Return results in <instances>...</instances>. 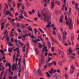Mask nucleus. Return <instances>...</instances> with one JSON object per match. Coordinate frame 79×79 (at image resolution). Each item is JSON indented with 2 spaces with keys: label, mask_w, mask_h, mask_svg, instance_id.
I'll return each instance as SVG.
<instances>
[{
  "label": "nucleus",
  "mask_w": 79,
  "mask_h": 79,
  "mask_svg": "<svg viewBox=\"0 0 79 79\" xmlns=\"http://www.w3.org/2000/svg\"><path fill=\"white\" fill-rule=\"evenodd\" d=\"M66 24L67 25H69V28L70 30H72L73 28V21L71 19H69V21H66Z\"/></svg>",
  "instance_id": "nucleus-1"
},
{
  "label": "nucleus",
  "mask_w": 79,
  "mask_h": 79,
  "mask_svg": "<svg viewBox=\"0 0 79 79\" xmlns=\"http://www.w3.org/2000/svg\"><path fill=\"white\" fill-rule=\"evenodd\" d=\"M41 15L43 16H44L45 22H47L50 20V18H51L50 16H48L44 13H42Z\"/></svg>",
  "instance_id": "nucleus-2"
},
{
  "label": "nucleus",
  "mask_w": 79,
  "mask_h": 79,
  "mask_svg": "<svg viewBox=\"0 0 79 79\" xmlns=\"http://www.w3.org/2000/svg\"><path fill=\"white\" fill-rule=\"evenodd\" d=\"M67 51H69V52L67 53V55H73V56H74V55H75V53H72L73 52V51H71V48H69V49L67 50Z\"/></svg>",
  "instance_id": "nucleus-3"
},
{
  "label": "nucleus",
  "mask_w": 79,
  "mask_h": 79,
  "mask_svg": "<svg viewBox=\"0 0 79 79\" xmlns=\"http://www.w3.org/2000/svg\"><path fill=\"white\" fill-rule=\"evenodd\" d=\"M17 66H18L17 64L14 63L12 65V70H14L15 69V70H16V69H17V67H16Z\"/></svg>",
  "instance_id": "nucleus-4"
},
{
  "label": "nucleus",
  "mask_w": 79,
  "mask_h": 79,
  "mask_svg": "<svg viewBox=\"0 0 79 79\" xmlns=\"http://www.w3.org/2000/svg\"><path fill=\"white\" fill-rule=\"evenodd\" d=\"M63 34V40H65L66 39V36H65L64 35V34L65 35H67V33H66V31H64V32H62Z\"/></svg>",
  "instance_id": "nucleus-5"
},
{
  "label": "nucleus",
  "mask_w": 79,
  "mask_h": 79,
  "mask_svg": "<svg viewBox=\"0 0 79 79\" xmlns=\"http://www.w3.org/2000/svg\"><path fill=\"white\" fill-rule=\"evenodd\" d=\"M38 44L39 45V48H42L43 46V47H45V42H43V45L42 44H41L40 43H39Z\"/></svg>",
  "instance_id": "nucleus-6"
},
{
  "label": "nucleus",
  "mask_w": 79,
  "mask_h": 79,
  "mask_svg": "<svg viewBox=\"0 0 79 79\" xmlns=\"http://www.w3.org/2000/svg\"><path fill=\"white\" fill-rule=\"evenodd\" d=\"M38 73L40 76H43V73H42V70L40 69H38Z\"/></svg>",
  "instance_id": "nucleus-7"
},
{
  "label": "nucleus",
  "mask_w": 79,
  "mask_h": 79,
  "mask_svg": "<svg viewBox=\"0 0 79 79\" xmlns=\"http://www.w3.org/2000/svg\"><path fill=\"white\" fill-rule=\"evenodd\" d=\"M28 36V35L27 34L25 35H23L22 37V40H26L27 38L26 37H27Z\"/></svg>",
  "instance_id": "nucleus-8"
},
{
  "label": "nucleus",
  "mask_w": 79,
  "mask_h": 79,
  "mask_svg": "<svg viewBox=\"0 0 79 79\" xmlns=\"http://www.w3.org/2000/svg\"><path fill=\"white\" fill-rule=\"evenodd\" d=\"M63 15H61L60 17V19H59V23H63Z\"/></svg>",
  "instance_id": "nucleus-9"
},
{
  "label": "nucleus",
  "mask_w": 79,
  "mask_h": 79,
  "mask_svg": "<svg viewBox=\"0 0 79 79\" xmlns=\"http://www.w3.org/2000/svg\"><path fill=\"white\" fill-rule=\"evenodd\" d=\"M51 39L52 41L54 42H55V43H56L58 45H60L59 43L57 42V41L56 40H55V39H54L52 37H51Z\"/></svg>",
  "instance_id": "nucleus-10"
},
{
  "label": "nucleus",
  "mask_w": 79,
  "mask_h": 79,
  "mask_svg": "<svg viewBox=\"0 0 79 79\" xmlns=\"http://www.w3.org/2000/svg\"><path fill=\"white\" fill-rule=\"evenodd\" d=\"M56 70H54L53 69H51V71H49V73H51V74H53V72L54 73H56Z\"/></svg>",
  "instance_id": "nucleus-11"
},
{
  "label": "nucleus",
  "mask_w": 79,
  "mask_h": 79,
  "mask_svg": "<svg viewBox=\"0 0 79 79\" xmlns=\"http://www.w3.org/2000/svg\"><path fill=\"white\" fill-rule=\"evenodd\" d=\"M58 38H59V39L60 41H61V34L60 33H58Z\"/></svg>",
  "instance_id": "nucleus-12"
},
{
  "label": "nucleus",
  "mask_w": 79,
  "mask_h": 79,
  "mask_svg": "<svg viewBox=\"0 0 79 79\" xmlns=\"http://www.w3.org/2000/svg\"><path fill=\"white\" fill-rule=\"evenodd\" d=\"M51 8H53L54 6H55V4H54V2L52 1L51 2Z\"/></svg>",
  "instance_id": "nucleus-13"
},
{
  "label": "nucleus",
  "mask_w": 79,
  "mask_h": 79,
  "mask_svg": "<svg viewBox=\"0 0 79 79\" xmlns=\"http://www.w3.org/2000/svg\"><path fill=\"white\" fill-rule=\"evenodd\" d=\"M44 56H41V62L42 64H43L44 62H45V61H44Z\"/></svg>",
  "instance_id": "nucleus-14"
},
{
  "label": "nucleus",
  "mask_w": 79,
  "mask_h": 79,
  "mask_svg": "<svg viewBox=\"0 0 79 79\" xmlns=\"http://www.w3.org/2000/svg\"><path fill=\"white\" fill-rule=\"evenodd\" d=\"M8 52H9L10 53H11V52H12V51L13 50L11 48L9 47L8 48Z\"/></svg>",
  "instance_id": "nucleus-15"
},
{
  "label": "nucleus",
  "mask_w": 79,
  "mask_h": 79,
  "mask_svg": "<svg viewBox=\"0 0 79 79\" xmlns=\"http://www.w3.org/2000/svg\"><path fill=\"white\" fill-rule=\"evenodd\" d=\"M5 67H4L3 66H2L1 68V67H0V71H4V70H5Z\"/></svg>",
  "instance_id": "nucleus-16"
},
{
  "label": "nucleus",
  "mask_w": 79,
  "mask_h": 79,
  "mask_svg": "<svg viewBox=\"0 0 79 79\" xmlns=\"http://www.w3.org/2000/svg\"><path fill=\"white\" fill-rule=\"evenodd\" d=\"M10 13H10V11L9 10H6V12L5 13L6 15H6H10Z\"/></svg>",
  "instance_id": "nucleus-17"
},
{
  "label": "nucleus",
  "mask_w": 79,
  "mask_h": 79,
  "mask_svg": "<svg viewBox=\"0 0 79 79\" xmlns=\"http://www.w3.org/2000/svg\"><path fill=\"white\" fill-rule=\"evenodd\" d=\"M8 4L10 7H11V5H10V2H12V0H8Z\"/></svg>",
  "instance_id": "nucleus-18"
},
{
  "label": "nucleus",
  "mask_w": 79,
  "mask_h": 79,
  "mask_svg": "<svg viewBox=\"0 0 79 79\" xmlns=\"http://www.w3.org/2000/svg\"><path fill=\"white\" fill-rule=\"evenodd\" d=\"M74 34H72L71 36V41H73V40H74Z\"/></svg>",
  "instance_id": "nucleus-19"
},
{
  "label": "nucleus",
  "mask_w": 79,
  "mask_h": 79,
  "mask_svg": "<svg viewBox=\"0 0 79 79\" xmlns=\"http://www.w3.org/2000/svg\"><path fill=\"white\" fill-rule=\"evenodd\" d=\"M59 75L58 74H56L55 75L54 77H55L56 79H58V77H59Z\"/></svg>",
  "instance_id": "nucleus-20"
},
{
  "label": "nucleus",
  "mask_w": 79,
  "mask_h": 79,
  "mask_svg": "<svg viewBox=\"0 0 79 79\" xmlns=\"http://www.w3.org/2000/svg\"><path fill=\"white\" fill-rule=\"evenodd\" d=\"M6 37H7V38L6 39V40H7V42L10 41V38L8 37V35L7 34L6 35Z\"/></svg>",
  "instance_id": "nucleus-21"
},
{
  "label": "nucleus",
  "mask_w": 79,
  "mask_h": 79,
  "mask_svg": "<svg viewBox=\"0 0 79 79\" xmlns=\"http://www.w3.org/2000/svg\"><path fill=\"white\" fill-rule=\"evenodd\" d=\"M27 52H28V50L29 49V43H27Z\"/></svg>",
  "instance_id": "nucleus-22"
},
{
  "label": "nucleus",
  "mask_w": 79,
  "mask_h": 79,
  "mask_svg": "<svg viewBox=\"0 0 79 79\" xmlns=\"http://www.w3.org/2000/svg\"><path fill=\"white\" fill-rule=\"evenodd\" d=\"M35 51L36 53L37 54H38V53H39V50L37 49V48H35Z\"/></svg>",
  "instance_id": "nucleus-23"
},
{
  "label": "nucleus",
  "mask_w": 79,
  "mask_h": 79,
  "mask_svg": "<svg viewBox=\"0 0 79 79\" xmlns=\"http://www.w3.org/2000/svg\"><path fill=\"white\" fill-rule=\"evenodd\" d=\"M46 74L47 75V76L48 77H50L51 76V75L49 74V73H48V72H46Z\"/></svg>",
  "instance_id": "nucleus-24"
},
{
  "label": "nucleus",
  "mask_w": 79,
  "mask_h": 79,
  "mask_svg": "<svg viewBox=\"0 0 79 79\" xmlns=\"http://www.w3.org/2000/svg\"><path fill=\"white\" fill-rule=\"evenodd\" d=\"M18 70H19V73H21V66H20L18 68Z\"/></svg>",
  "instance_id": "nucleus-25"
},
{
  "label": "nucleus",
  "mask_w": 79,
  "mask_h": 79,
  "mask_svg": "<svg viewBox=\"0 0 79 79\" xmlns=\"http://www.w3.org/2000/svg\"><path fill=\"white\" fill-rule=\"evenodd\" d=\"M58 52H59V54H61L62 53H63V54H64V52H63L62 51L59 50L58 51Z\"/></svg>",
  "instance_id": "nucleus-26"
},
{
  "label": "nucleus",
  "mask_w": 79,
  "mask_h": 79,
  "mask_svg": "<svg viewBox=\"0 0 79 79\" xmlns=\"http://www.w3.org/2000/svg\"><path fill=\"white\" fill-rule=\"evenodd\" d=\"M9 46H10V47H12L13 45V44H12L11 42H9Z\"/></svg>",
  "instance_id": "nucleus-27"
},
{
  "label": "nucleus",
  "mask_w": 79,
  "mask_h": 79,
  "mask_svg": "<svg viewBox=\"0 0 79 79\" xmlns=\"http://www.w3.org/2000/svg\"><path fill=\"white\" fill-rule=\"evenodd\" d=\"M12 2L13 7H15V6H16V3H15V2L13 1Z\"/></svg>",
  "instance_id": "nucleus-28"
},
{
  "label": "nucleus",
  "mask_w": 79,
  "mask_h": 79,
  "mask_svg": "<svg viewBox=\"0 0 79 79\" xmlns=\"http://www.w3.org/2000/svg\"><path fill=\"white\" fill-rule=\"evenodd\" d=\"M70 68H72V69H75V67L73 65H71Z\"/></svg>",
  "instance_id": "nucleus-29"
},
{
  "label": "nucleus",
  "mask_w": 79,
  "mask_h": 79,
  "mask_svg": "<svg viewBox=\"0 0 79 79\" xmlns=\"http://www.w3.org/2000/svg\"><path fill=\"white\" fill-rule=\"evenodd\" d=\"M28 52L27 51L26 52V53L24 55V56L23 57V58H24V57H26V58H27V52Z\"/></svg>",
  "instance_id": "nucleus-30"
},
{
  "label": "nucleus",
  "mask_w": 79,
  "mask_h": 79,
  "mask_svg": "<svg viewBox=\"0 0 79 79\" xmlns=\"http://www.w3.org/2000/svg\"><path fill=\"white\" fill-rule=\"evenodd\" d=\"M23 14L24 16H25V17H27V18L28 17L27 16V13H26L25 12H24V13H23Z\"/></svg>",
  "instance_id": "nucleus-31"
},
{
  "label": "nucleus",
  "mask_w": 79,
  "mask_h": 79,
  "mask_svg": "<svg viewBox=\"0 0 79 79\" xmlns=\"http://www.w3.org/2000/svg\"><path fill=\"white\" fill-rule=\"evenodd\" d=\"M39 30L40 31L42 32V33H43V34H44V31L42 29L40 28H39Z\"/></svg>",
  "instance_id": "nucleus-32"
},
{
  "label": "nucleus",
  "mask_w": 79,
  "mask_h": 79,
  "mask_svg": "<svg viewBox=\"0 0 79 79\" xmlns=\"http://www.w3.org/2000/svg\"><path fill=\"white\" fill-rule=\"evenodd\" d=\"M34 31H35L34 34H35V35H36V34L37 32V29H34Z\"/></svg>",
  "instance_id": "nucleus-33"
},
{
  "label": "nucleus",
  "mask_w": 79,
  "mask_h": 79,
  "mask_svg": "<svg viewBox=\"0 0 79 79\" xmlns=\"http://www.w3.org/2000/svg\"><path fill=\"white\" fill-rule=\"evenodd\" d=\"M28 30L29 31H31L32 32H33V31H32V28L30 27L28 28Z\"/></svg>",
  "instance_id": "nucleus-34"
},
{
  "label": "nucleus",
  "mask_w": 79,
  "mask_h": 79,
  "mask_svg": "<svg viewBox=\"0 0 79 79\" xmlns=\"http://www.w3.org/2000/svg\"><path fill=\"white\" fill-rule=\"evenodd\" d=\"M22 3H18L17 4V7H20V6H21Z\"/></svg>",
  "instance_id": "nucleus-35"
},
{
  "label": "nucleus",
  "mask_w": 79,
  "mask_h": 79,
  "mask_svg": "<svg viewBox=\"0 0 79 79\" xmlns=\"http://www.w3.org/2000/svg\"><path fill=\"white\" fill-rule=\"evenodd\" d=\"M4 26L3 25H2L1 27V31H2V30H3V28H4Z\"/></svg>",
  "instance_id": "nucleus-36"
},
{
  "label": "nucleus",
  "mask_w": 79,
  "mask_h": 79,
  "mask_svg": "<svg viewBox=\"0 0 79 79\" xmlns=\"http://www.w3.org/2000/svg\"><path fill=\"white\" fill-rule=\"evenodd\" d=\"M9 16H10L11 18L13 17V15L11 13H10L9 14Z\"/></svg>",
  "instance_id": "nucleus-37"
},
{
  "label": "nucleus",
  "mask_w": 79,
  "mask_h": 79,
  "mask_svg": "<svg viewBox=\"0 0 79 79\" xmlns=\"http://www.w3.org/2000/svg\"><path fill=\"white\" fill-rule=\"evenodd\" d=\"M17 31L18 32H21V30L20 29H19V28H18V29H17Z\"/></svg>",
  "instance_id": "nucleus-38"
},
{
  "label": "nucleus",
  "mask_w": 79,
  "mask_h": 79,
  "mask_svg": "<svg viewBox=\"0 0 79 79\" xmlns=\"http://www.w3.org/2000/svg\"><path fill=\"white\" fill-rule=\"evenodd\" d=\"M32 41L33 42H34L35 43H36V42H37V39L36 40H32Z\"/></svg>",
  "instance_id": "nucleus-39"
},
{
  "label": "nucleus",
  "mask_w": 79,
  "mask_h": 79,
  "mask_svg": "<svg viewBox=\"0 0 79 79\" xmlns=\"http://www.w3.org/2000/svg\"><path fill=\"white\" fill-rule=\"evenodd\" d=\"M53 58H49L48 59V61H50L51 60H52Z\"/></svg>",
  "instance_id": "nucleus-40"
},
{
  "label": "nucleus",
  "mask_w": 79,
  "mask_h": 79,
  "mask_svg": "<svg viewBox=\"0 0 79 79\" xmlns=\"http://www.w3.org/2000/svg\"><path fill=\"white\" fill-rule=\"evenodd\" d=\"M52 64H53V62H52L51 63H49L48 64V66H51V65H52Z\"/></svg>",
  "instance_id": "nucleus-41"
},
{
  "label": "nucleus",
  "mask_w": 79,
  "mask_h": 79,
  "mask_svg": "<svg viewBox=\"0 0 79 79\" xmlns=\"http://www.w3.org/2000/svg\"><path fill=\"white\" fill-rule=\"evenodd\" d=\"M51 50L52 52H54V48H53V47L52 48H51Z\"/></svg>",
  "instance_id": "nucleus-42"
},
{
  "label": "nucleus",
  "mask_w": 79,
  "mask_h": 79,
  "mask_svg": "<svg viewBox=\"0 0 79 79\" xmlns=\"http://www.w3.org/2000/svg\"><path fill=\"white\" fill-rule=\"evenodd\" d=\"M52 63H53V64H54V66H56V62H54L53 61H52Z\"/></svg>",
  "instance_id": "nucleus-43"
},
{
  "label": "nucleus",
  "mask_w": 79,
  "mask_h": 79,
  "mask_svg": "<svg viewBox=\"0 0 79 79\" xmlns=\"http://www.w3.org/2000/svg\"><path fill=\"white\" fill-rule=\"evenodd\" d=\"M23 62L24 64H25L26 63H25V59H23Z\"/></svg>",
  "instance_id": "nucleus-44"
},
{
  "label": "nucleus",
  "mask_w": 79,
  "mask_h": 79,
  "mask_svg": "<svg viewBox=\"0 0 79 79\" xmlns=\"http://www.w3.org/2000/svg\"><path fill=\"white\" fill-rule=\"evenodd\" d=\"M53 34L54 35H56V32L54 30H53Z\"/></svg>",
  "instance_id": "nucleus-45"
},
{
  "label": "nucleus",
  "mask_w": 79,
  "mask_h": 79,
  "mask_svg": "<svg viewBox=\"0 0 79 79\" xmlns=\"http://www.w3.org/2000/svg\"><path fill=\"white\" fill-rule=\"evenodd\" d=\"M64 77L66 79H68V75H67V74H65Z\"/></svg>",
  "instance_id": "nucleus-46"
},
{
  "label": "nucleus",
  "mask_w": 79,
  "mask_h": 79,
  "mask_svg": "<svg viewBox=\"0 0 79 79\" xmlns=\"http://www.w3.org/2000/svg\"><path fill=\"white\" fill-rule=\"evenodd\" d=\"M79 24V20L77 19V26H78V24Z\"/></svg>",
  "instance_id": "nucleus-47"
},
{
  "label": "nucleus",
  "mask_w": 79,
  "mask_h": 79,
  "mask_svg": "<svg viewBox=\"0 0 79 79\" xmlns=\"http://www.w3.org/2000/svg\"><path fill=\"white\" fill-rule=\"evenodd\" d=\"M47 68V64L46 65H45L44 66V69H46Z\"/></svg>",
  "instance_id": "nucleus-48"
},
{
  "label": "nucleus",
  "mask_w": 79,
  "mask_h": 79,
  "mask_svg": "<svg viewBox=\"0 0 79 79\" xmlns=\"http://www.w3.org/2000/svg\"><path fill=\"white\" fill-rule=\"evenodd\" d=\"M59 65L60 66H62V62H60L59 63Z\"/></svg>",
  "instance_id": "nucleus-49"
},
{
  "label": "nucleus",
  "mask_w": 79,
  "mask_h": 79,
  "mask_svg": "<svg viewBox=\"0 0 79 79\" xmlns=\"http://www.w3.org/2000/svg\"><path fill=\"white\" fill-rule=\"evenodd\" d=\"M71 7H70L69 8V13H71Z\"/></svg>",
  "instance_id": "nucleus-50"
},
{
  "label": "nucleus",
  "mask_w": 79,
  "mask_h": 79,
  "mask_svg": "<svg viewBox=\"0 0 79 79\" xmlns=\"http://www.w3.org/2000/svg\"><path fill=\"white\" fill-rule=\"evenodd\" d=\"M52 56V53H49L48 56Z\"/></svg>",
  "instance_id": "nucleus-51"
},
{
  "label": "nucleus",
  "mask_w": 79,
  "mask_h": 79,
  "mask_svg": "<svg viewBox=\"0 0 79 79\" xmlns=\"http://www.w3.org/2000/svg\"><path fill=\"white\" fill-rule=\"evenodd\" d=\"M15 23L13 22L12 23V25L13 27H15Z\"/></svg>",
  "instance_id": "nucleus-52"
},
{
  "label": "nucleus",
  "mask_w": 79,
  "mask_h": 79,
  "mask_svg": "<svg viewBox=\"0 0 79 79\" xmlns=\"http://www.w3.org/2000/svg\"><path fill=\"white\" fill-rule=\"evenodd\" d=\"M19 23H18L17 24V27H19Z\"/></svg>",
  "instance_id": "nucleus-53"
},
{
  "label": "nucleus",
  "mask_w": 79,
  "mask_h": 79,
  "mask_svg": "<svg viewBox=\"0 0 79 79\" xmlns=\"http://www.w3.org/2000/svg\"><path fill=\"white\" fill-rule=\"evenodd\" d=\"M7 19H8V20H9V21H10V20H11V18H10V17H8L7 18Z\"/></svg>",
  "instance_id": "nucleus-54"
},
{
  "label": "nucleus",
  "mask_w": 79,
  "mask_h": 79,
  "mask_svg": "<svg viewBox=\"0 0 79 79\" xmlns=\"http://www.w3.org/2000/svg\"><path fill=\"white\" fill-rule=\"evenodd\" d=\"M8 66L10 68H11V64L10 63H9L8 64Z\"/></svg>",
  "instance_id": "nucleus-55"
},
{
  "label": "nucleus",
  "mask_w": 79,
  "mask_h": 79,
  "mask_svg": "<svg viewBox=\"0 0 79 79\" xmlns=\"http://www.w3.org/2000/svg\"><path fill=\"white\" fill-rule=\"evenodd\" d=\"M33 72L34 73H37V71L35 69H34L33 70Z\"/></svg>",
  "instance_id": "nucleus-56"
},
{
  "label": "nucleus",
  "mask_w": 79,
  "mask_h": 79,
  "mask_svg": "<svg viewBox=\"0 0 79 79\" xmlns=\"http://www.w3.org/2000/svg\"><path fill=\"white\" fill-rule=\"evenodd\" d=\"M50 25H49V24H48V25H47L46 26V28H47L48 27H50Z\"/></svg>",
  "instance_id": "nucleus-57"
},
{
  "label": "nucleus",
  "mask_w": 79,
  "mask_h": 79,
  "mask_svg": "<svg viewBox=\"0 0 79 79\" xmlns=\"http://www.w3.org/2000/svg\"><path fill=\"white\" fill-rule=\"evenodd\" d=\"M17 78V76H15L14 77H13V79H16Z\"/></svg>",
  "instance_id": "nucleus-58"
},
{
  "label": "nucleus",
  "mask_w": 79,
  "mask_h": 79,
  "mask_svg": "<svg viewBox=\"0 0 79 79\" xmlns=\"http://www.w3.org/2000/svg\"><path fill=\"white\" fill-rule=\"evenodd\" d=\"M20 19H23V15H21L20 17Z\"/></svg>",
  "instance_id": "nucleus-59"
},
{
  "label": "nucleus",
  "mask_w": 79,
  "mask_h": 79,
  "mask_svg": "<svg viewBox=\"0 0 79 79\" xmlns=\"http://www.w3.org/2000/svg\"><path fill=\"white\" fill-rule=\"evenodd\" d=\"M13 77L11 76L9 77V79H13Z\"/></svg>",
  "instance_id": "nucleus-60"
},
{
  "label": "nucleus",
  "mask_w": 79,
  "mask_h": 79,
  "mask_svg": "<svg viewBox=\"0 0 79 79\" xmlns=\"http://www.w3.org/2000/svg\"><path fill=\"white\" fill-rule=\"evenodd\" d=\"M18 58H16V60H15L16 63H17V62H18Z\"/></svg>",
  "instance_id": "nucleus-61"
},
{
  "label": "nucleus",
  "mask_w": 79,
  "mask_h": 79,
  "mask_svg": "<svg viewBox=\"0 0 79 79\" xmlns=\"http://www.w3.org/2000/svg\"><path fill=\"white\" fill-rule=\"evenodd\" d=\"M48 55V53H47V52H46L44 54V56H47V55Z\"/></svg>",
  "instance_id": "nucleus-62"
},
{
  "label": "nucleus",
  "mask_w": 79,
  "mask_h": 79,
  "mask_svg": "<svg viewBox=\"0 0 79 79\" xmlns=\"http://www.w3.org/2000/svg\"><path fill=\"white\" fill-rule=\"evenodd\" d=\"M57 5H60V1H58L57 2Z\"/></svg>",
  "instance_id": "nucleus-63"
},
{
  "label": "nucleus",
  "mask_w": 79,
  "mask_h": 79,
  "mask_svg": "<svg viewBox=\"0 0 79 79\" xmlns=\"http://www.w3.org/2000/svg\"><path fill=\"white\" fill-rule=\"evenodd\" d=\"M76 9V10H79V7H78L77 6H76L75 7Z\"/></svg>",
  "instance_id": "nucleus-64"
}]
</instances>
